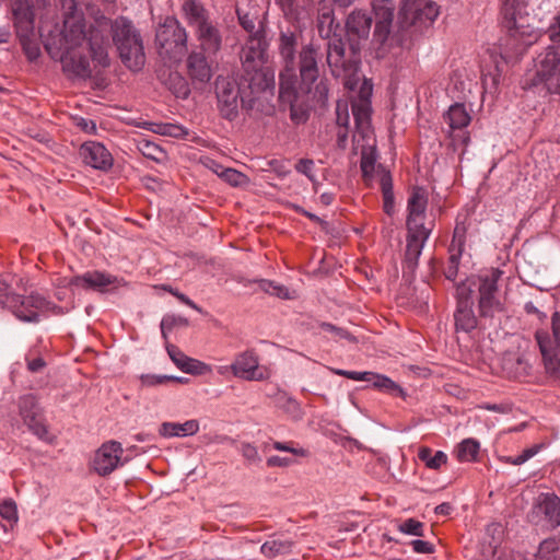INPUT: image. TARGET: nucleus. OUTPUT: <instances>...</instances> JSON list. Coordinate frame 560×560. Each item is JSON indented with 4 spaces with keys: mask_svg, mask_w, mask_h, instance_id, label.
<instances>
[{
    "mask_svg": "<svg viewBox=\"0 0 560 560\" xmlns=\"http://www.w3.org/2000/svg\"><path fill=\"white\" fill-rule=\"evenodd\" d=\"M399 25L406 38V49H411L433 25L440 14L434 0H400Z\"/></svg>",
    "mask_w": 560,
    "mask_h": 560,
    "instance_id": "nucleus-7",
    "label": "nucleus"
},
{
    "mask_svg": "<svg viewBox=\"0 0 560 560\" xmlns=\"http://www.w3.org/2000/svg\"><path fill=\"white\" fill-rule=\"evenodd\" d=\"M460 259L462 258L456 257L454 255L448 256L447 265L443 269V276L445 277L446 280L451 282H456L455 280L458 276Z\"/></svg>",
    "mask_w": 560,
    "mask_h": 560,
    "instance_id": "nucleus-50",
    "label": "nucleus"
},
{
    "mask_svg": "<svg viewBox=\"0 0 560 560\" xmlns=\"http://www.w3.org/2000/svg\"><path fill=\"white\" fill-rule=\"evenodd\" d=\"M292 459L289 457H280L277 455L270 456L267 459V466L268 467H288L292 464Z\"/></svg>",
    "mask_w": 560,
    "mask_h": 560,
    "instance_id": "nucleus-63",
    "label": "nucleus"
},
{
    "mask_svg": "<svg viewBox=\"0 0 560 560\" xmlns=\"http://www.w3.org/2000/svg\"><path fill=\"white\" fill-rule=\"evenodd\" d=\"M143 128L147 130H151L153 132L163 135V136H171V137H176V138L183 137L188 133L187 130L183 126L174 125V124L158 125L154 122L145 121L143 124Z\"/></svg>",
    "mask_w": 560,
    "mask_h": 560,
    "instance_id": "nucleus-41",
    "label": "nucleus"
},
{
    "mask_svg": "<svg viewBox=\"0 0 560 560\" xmlns=\"http://www.w3.org/2000/svg\"><path fill=\"white\" fill-rule=\"evenodd\" d=\"M273 448L280 452H289L294 455H304L305 451L303 448H294L291 446V443L278 442L273 443Z\"/></svg>",
    "mask_w": 560,
    "mask_h": 560,
    "instance_id": "nucleus-62",
    "label": "nucleus"
},
{
    "mask_svg": "<svg viewBox=\"0 0 560 560\" xmlns=\"http://www.w3.org/2000/svg\"><path fill=\"white\" fill-rule=\"evenodd\" d=\"M474 305H456L454 320L456 331L471 332L477 328L478 319L472 310Z\"/></svg>",
    "mask_w": 560,
    "mask_h": 560,
    "instance_id": "nucleus-29",
    "label": "nucleus"
},
{
    "mask_svg": "<svg viewBox=\"0 0 560 560\" xmlns=\"http://www.w3.org/2000/svg\"><path fill=\"white\" fill-rule=\"evenodd\" d=\"M536 560H560V536L542 540L539 545Z\"/></svg>",
    "mask_w": 560,
    "mask_h": 560,
    "instance_id": "nucleus-36",
    "label": "nucleus"
},
{
    "mask_svg": "<svg viewBox=\"0 0 560 560\" xmlns=\"http://www.w3.org/2000/svg\"><path fill=\"white\" fill-rule=\"evenodd\" d=\"M319 327L322 330L331 332L341 339H347L350 342H357V338L352 334H350L347 329L338 327L331 323L323 322L319 324Z\"/></svg>",
    "mask_w": 560,
    "mask_h": 560,
    "instance_id": "nucleus-51",
    "label": "nucleus"
},
{
    "mask_svg": "<svg viewBox=\"0 0 560 560\" xmlns=\"http://www.w3.org/2000/svg\"><path fill=\"white\" fill-rule=\"evenodd\" d=\"M0 516L8 521L11 526L18 522V508L12 499L4 500L0 503Z\"/></svg>",
    "mask_w": 560,
    "mask_h": 560,
    "instance_id": "nucleus-48",
    "label": "nucleus"
},
{
    "mask_svg": "<svg viewBox=\"0 0 560 560\" xmlns=\"http://www.w3.org/2000/svg\"><path fill=\"white\" fill-rule=\"evenodd\" d=\"M477 285V275H470L459 282H454L456 305H474V288Z\"/></svg>",
    "mask_w": 560,
    "mask_h": 560,
    "instance_id": "nucleus-32",
    "label": "nucleus"
},
{
    "mask_svg": "<svg viewBox=\"0 0 560 560\" xmlns=\"http://www.w3.org/2000/svg\"><path fill=\"white\" fill-rule=\"evenodd\" d=\"M283 409L287 413L291 415L294 419L302 418V409L296 399L292 397H287L285 402L283 404Z\"/></svg>",
    "mask_w": 560,
    "mask_h": 560,
    "instance_id": "nucleus-57",
    "label": "nucleus"
},
{
    "mask_svg": "<svg viewBox=\"0 0 560 560\" xmlns=\"http://www.w3.org/2000/svg\"><path fill=\"white\" fill-rule=\"evenodd\" d=\"M259 360L254 350L238 353L230 369L234 376L246 381H261L264 375L258 371Z\"/></svg>",
    "mask_w": 560,
    "mask_h": 560,
    "instance_id": "nucleus-25",
    "label": "nucleus"
},
{
    "mask_svg": "<svg viewBox=\"0 0 560 560\" xmlns=\"http://www.w3.org/2000/svg\"><path fill=\"white\" fill-rule=\"evenodd\" d=\"M529 0H503L501 26L505 35L500 39L501 56L510 61L523 56L541 35V20L528 10Z\"/></svg>",
    "mask_w": 560,
    "mask_h": 560,
    "instance_id": "nucleus-2",
    "label": "nucleus"
},
{
    "mask_svg": "<svg viewBox=\"0 0 560 560\" xmlns=\"http://www.w3.org/2000/svg\"><path fill=\"white\" fill-rule=\"evenodd\" d=\"M161 289L171 293L172 295H174L176 299H178L183 304L189 306L190 308L199 312V313H202V310L201 307H199L192 300H190L186 294L182 293L178 291V289L176 288H173L172 285L170 284H162L161 285Z\"/></svg>",
    "mask_w": 560,
    "mask_h": 560,
    "instance_id": "nucleus-52",
    "label": "nucleus"
},
{
    "mask_svg": "<svg viewBox=\"0 0 560 560\" xmlns=\"http://www.w3.org/2000/svg\"><path fill=\"white\" fill-rule=\"evenodd\" d=\"M298 86L305 93L312 91L319 79L318 48L308 43L301 47L299 61L296 60Z\"/></svg>",
    "mask_w": 560,
    "mask_h": 560,
    "instance_id": "nucleus-19",
    "label": "nucleus"
},
{
    "mask_svg": "<svg viewBox=\"0 0 560 560\" xmlns=\"http://www.w3.org/2000/svg\"><path fill=\"white\" fill-rule=\"evenodd\" d=\"M154 44L162 59L178 62L188 51V33L177 18L168 15L159 23Z\"/></svg>",
    "mask_w": 560,
    "mask_h": 560,
    "instance_id": "nucleus-10",
    "label": "nucleus"
},
{
    "mask_svg": "<svg viewBox=\"0 0 560 560\" xmlns=\"http://www.w3.org/2000/svg\"><path fill=\"white\" fill-rule=\"evenodd\" d=\"M279 5L287 19H298L300 11L296 0H279Z\"/></svg>",
    "mask_w": 560,
    "mask_h": 560,
    "instance_id": "nucleus-54",
    "label": "nucleus"
},
{
    "mask_svg": "<svg viewBox=\"0 0 560 560\" xmlns=\"http://www.w3.org/2000/svg\"><path fill=\"white\" fill-rule=\"evenodd\" d=\"M410 545L417 553H433L435 551L434 545L425 540L415 539Z\"/></svg>",
    "mask_w": 560,
    "mask_h": 560,
    "instance_id": "nucleus-59",
    "label": "nucleus"
},
{
    "mask_svg": "<svg viewBox=\"0 0 560 560\" xmlns=\"http://www.w3.org/2000/svg\"><path fill=\"white\" fill-rule=\"evenodd\" d=\"M378 168L382 170L380 184L383 194V209L387 215H393L395 207L393 177L390 172L385 170L382 164L378 165Z\"/></svg>",
    "mask_w": 560,
    "mask_h": 560,
    "instance_id": "nucleus-33",
    "label": "nucleus"
},
{
    "mask_svg": "<svg viewBox=\"0 0 560 560\" xmlns=\"http://www.w3.org/2000/svg\"><path fill=\"white\" fill-rule=\"evenodd\" d=\"M314 165L312 159L303 158L296 162L294 167L298 173L305 175L311 182H315Z\"/></svg>",
    "mask_w": 560,
    "mask_h": 560,
    "instance_id": "nucleus-53",
    "label": "nucleus"
},
{
    "mask_svg": "<svg viewBox=\"0 0 560 560\" xmlns=\"http://www.w3.org/2000/svg\"><path fill=\"white\" fill-rule=\"evenodd\" d=\"M350 122V116L348 112V106L345 104L342 105L340 102L337 103L336 106V124L339 127H345L348 129Z\"/></svg>",
    "mask_w": 560,
    "mask_h": 560,
    "instance_id": "nucleus-56",
    "label": "nucleus"
},
{
    "mask_svg": "<svg viewBox=\"0 0 560 560\" xmlns=\"http://www.w3.org/2000/svg\"><path fill=\"white\" fill-rule=\"evenodd\" d=\"M215 96L218 109L222 118L233 121L238 117L240 104L246 112L253 110L258 101L259 93L267 91H252L243 83V78L231 79L219 75L215 80Z\"/></svg>",
    "mask_w": 560,
    "mask_h": 560,
    "instance_id": "nucleus-8",
    "label": "nucleus"
},
{
    "mask_svg": "<svg viewBox=\"0 0 560 560\" xmlns=\"http://www.w3.org/2000/svg\"><path fill=\"white\" fill-rule=\"evenodd\" d=\"M538 83L547 93L560 95V45H548L537 56L533 84Z\"/></svg>",
    "mask_w": 560,
    "mask_h": 560,
    "instance_id": "nucleus-12",
    "label": "nucleus"
},
{
    "mask_svg": "<svg viewBox=\"0 0 560 560\" xmlns=\"http://www.w3.org/2000/svg\"><path fill=\"white\" fill-rule=\"evenodd\" d=\"M19 415L28 431L37 436L40 441L51 443L54 436L49 433L46 422L44 409L39 404V399L34 394H25L18 399Z\"/></svg>",
    "mask_w": 560,
    "mask_h": 560,
    "instance_id": "nucleus-13",
    "label": "nucleus"
},
{
    "mask_svg": "<svg viewBox=\"0 0 560 560\" xmlns=\"http://www.w3.org/2000/svg\"><path fill=\"white\" fill-rule=\"evenodd\" d=\"M188 325L189 320L186 317L180 315L166 314L163 316L160 324L162 338L167 341V334L175 327H187Z\"/></svg>",
    "mask_w": 560,
    "mask_h": 560,
    "instance_id": "nucleus-42",
    "label": "nucleus"
},
{
    "mask_svg": "<svg viewBox=\"0 0 560 560\" xmlns=\"http://www.w3.org/2000/svg\"><path fill=\"white\" fill-rule=\"evenodd\" d=\"M259 288L261 291H264L270 295H273V296H277V298H280L283 300L291 299L289 289L285 285L276 283L271 280H266V279L259 280Z\"/></svg>",
    "mask_w": 560,
    "mask_h": 560,
    "instance_id": "nucleus-44",
    "label": "nucleus"
},
{
    "mask_svg": "<svg viewBox=\"0 0 560 560\" xmlns=\"http://www.w3.org/2000/svg\"><path fill=\"white\" fill-rule=\"evenodd\" d=\"M241 452H242V455L244 456V458L247 462H249L250 464L259 463L261 460L257 448L249 443L242 444Z\"/></svg>",
    "mask_w": 560,
    "mask_h": 560,
    "instance_id": "nucleus-58",
    "label": "nucleus"
},
{
    "mask_svg": "<svg viewBox=\"0 0 560 560\" xmlns=\"http://www.w3.org/2000/svg\"><path fill=\"white\" fill-rule=\"evenodd\" d=\"M122 278H118L105 271L91 270L82 275H77L67 280L66 287L81 288L86 291L98 293L112 292L115 289L126 285Z\"/></svg>",
    "mask_w": 560,
    "mask_h": 560,
    "instance_id": "nucleus-18",
    "label": "nucleus"
},
{
    "mask_svg": "<svg viewBox=\"0 0 560 560\" xmlns=\"http://www.w3.org/2000/svg\"><path fill=\"white\" fill-rule=\"evenodd\" d=\"M504 530L500 523H491L486 526L485 541L490 548L497 550L503 540Z\"/></svg>",
    "mask_w": 560,
    "mask_h": 560,
    "instance_id": "nucleus-43",
    "label": "nucleus"
},
{
    "mask_svg": "<svg viewBox=\"0 0 560 560\" xmlns=\"http://www.w3.org/2000/svg\"><path fill=\"white\" fill-rule=\"evenodd\" d=\"M26 361L27 370L32 373H38L46 366V362L42 357H37L31 360L26 359Z\"/></svg>",
    "mask_w": 560,
    "mask_h": 560,
    "instance_id": "nucleus-64",
    "label": "nucleus"
},
{
    "mask_svg": "<svg viewBox=\"0 0 560 560\" xmlns=\"http://www.w3.org/2000/svg\"><path fill=\"white\" fill-rule=\"evenodd\" d=\"M44 296L37 292L28 295L24 294H5L0 295V304L8 306L12 313L22 322L38 323L39 311L43 310Z\"/></svg>",
    "mask_w": 560,
    "mask_h": 560,
    "instance_id": "nucleus-17",
    "label": "nucleus"
},
{
    "mask_svg": "<svg viewBox=\"0 0 560 560\" xmlns=\"http://www.w3.org/2000/svg\"><path fill=\"white\" fill-rule=\"evenodd\" d=\"M293 545L294 542L289 539H270L261 545L260 551L267 558H275L292 552Z\"/></svg>",
    "mask_w": 560,
    "mask_h": 560,
    "instance_id": "nucleus-35",
    "label": "nucleus"
},
{
    "mask_svg": "<svg viewBox=\"0 0 560 560\" xmlns=\"http://www.w3.org/2000/svg\"><path fill=\"white\" fill-rule=\"evenodd\" d=\"M210 163L211 166H208L212 168L223 180H225L233 187L243 186L248 182L247 176L235 168L223 167L213 160H210Z\"/></svg>",
    "mask_w": 560,
    "mask_h": 560,
    "instance_id": "nucleus-34",
    "label": "nucleus"
},
{
    "mask_svg": "<svg viewBox=\"0 0 560 560\" xmlns=\"http://www.w3.org/2000/svg\"><path fill=\"white\" fill-rule=\"evenodd\" d=\"M50 0L24 1L11 3L13 24L16 37L30 61L36 60L40 55L37 32L35 28L36 11L44 9Z\"/></svg>",
    "mask_w": 560,
    "mask_h": 560,
    "instance_id": "nucleus-9",
    "label": "nucleus"
},
{
    "mask_svg": "<svg viewBox=\"0 0 560 560\" xmlns=\"http://www.w3.org/2000/svg\"><path fill=\"white\" fill-rule=\"evenodd\" d=\"M139 150L145 158L156 162H159L165 154L164 150L160 145L148 140H143L139 143Z\"/></svg>",
    "mask_w": 560,
    "mask_h": 560,
    "instance_id": "nucleus-47",
    "label": "nucleus"
},
{
    "mask_svg": "<svg viewBox=\"0 0 560 560\" xmlns=\"http://www.w3.org/2000/svg\"><path fill=\"white\" fill-rule=\"evenodd\" d=\"M199 431L198 420L191 419L184 423L163 422L159 428V434L163 438H184L194 435Z\"/></svg>",
    "mask_w": 560,
    "mask_h": 560,
    "instance_id": "nucleus-28",
    "label": "nucleus"
},
{
    "mask_svg": "<svg viewBox=\"0 0 560 560\" xmlns=\"http://www.w3.org/2000/svg\"><path fill=\"white\" fill-rule=\"evenodd\" d=\"M122 452L120 442L112 440L102 444L93 459V467L97 475L106 477L118 466L124 465L121 460Z\"/></svg>",
    "mask_w": 560,
    "mask_h": 560,
    "instance_id": "nucleus-21",
    "label": "nucleus"
},
{
    "mask_svg": "<svg viewBox=\"0 0 560 560\" xmlns=\"http://www.w3.org/2000/svg\"><path fill=\"white\" fill-rule=\"evenodd\" d=\"M398 529L399 532L407 535L418 537L424 536V524L416 518L405 520L401 524L398 525Z\"/></svg>",
    "mask_w": 560,
    "mask_h": 560,
    "instance_id": "nucleus-46",
    "label": "nucleus"
},
{
    "mask_svg": "<svg viewBox=\"0 0 560 560\" xmlns=\"http://www.w3.org/2000/svg\"><path fill=\"white\" fill-rule=\"evenodd\" d=\"M105 24L109 23L114 45L117 48L121 62L133 72L142 70L145 63V54L142 36L133 22L124 15L114 20L102 16Z\"/></svg>",
    "mask_w": 560,
    "mask_h": 560,
    "instance_id": "nucleus-6",
    "label": "nucleus"
},
{
    "mask_svg": "<svg viewBox=\"0 0 560 560\" xmlns=\"http://www.w3.org/2000/svg\"><path fill=\"white\" fill-rule=\"evenodd\" d=\"M279 102L288 105L291 121L299 126L304 125L310 118V109L303 102H299L298 79L279 81Z\"/></svg>",
    "mask_w": 560,
    "mask_h": 560,
    "instance_id": "nucleus-20",
    "label": "nucleus"
},
{
    "mask_svg": "<svg viewBox=\"0 0 560 560\" xmlns=\"http://www.w3.org/2000/svg\"><path fill=\"white\" fill-rule=\"evenodd\" d=\"M467 229L464 224H456L453 231L448 254L462 258L466 245Z\"/></svg>",
    "mask_w": 560,
    "mask_h": 560,
    "instance_id": "nucleus-37",
    "label": "nucleus"
},
{
    "mask_svg": "<svg viewBox=\"0 0 560 560\" xmlns=\"http://www.w3.org/2000/svg\"><path fill=\"white\" fill-rule=\"evenodd\" d=\"M427 205L428 197L425 190L422 187H415L407 202V230H420L421 228H427L422 222L425 217Z\"/></svg>",
    "mask_w": 560,
    "mask_h": 560,
    "instance_id": "nucleus-24",
    "label": "nucleus"
},
{
    "mask_svg": "<svg viewBox=\"0 0 560 560\" xmlns=\"http://www.w3.org/2000/svg\"><path fill=\"white\" fill-rule=\"evenodd\" d=\"M374 30L370 49L377 60L385 59L393 49H406V38L399 25V12L394 0H373L371 12Z\"/></svg>",
    "mask_w": 560,
    "mask_h": 560,
    "instance_id": "nucleus-3",
    "label": "nucleus"
},
{
    "mask_svg": "<svg viewBox=\"0 0 560 560\" xmlns=\"http://www.w3.org/2000/svg\"><path fill=\"white\" fill-rule=\"evenodd\" d=\"M373 25V18L363 9H355L346 19L343 30L339 23L327 42V63L335 78H342L349 90H354L360 81L362 49Z\"/></svg>",
    "mask_w": 560,
    "mask_h": 560,
    "instance_id": "nucleus-1",
    "label": "nucleus"
},
{
    "mask_svg": "<svg viewBox=\"0 0 560 560\" xmlns=\"http://www.w3.org/2000/svg\"><path fill=\"white\" fill-rule=\"evenodd\" d=\"M502 275V270L493 267L482 270L477 275L478 311L481 317H493L494 312L502 311L501 303L497 296L499 291L498 282Z\"/></svg>",
    "mask_w": 560,
    "mask_h": 560,
    "instance_id": "nucleus-14",
    "label": "nucleus"
},
{
    "mask_svg": "<svg viewBox=\"0 0 560 560\" xmlns=\"http://www.w3.org/2000/svg\"><path fill=\"white\" fill-rule=\"evenodd\" d=\"M377 159L376 149L372 148L370 152L365 149L362 150L360 170L363 180L369 184L373 179L375 163Z\"/></svg>",
    "mask_w": 560,
    "mask_h": 560,
    "instance_id": "nucleus-38",
    "label": "nucleus"
},
{
    "mask_svg": "<svg viewBox=\"0 0 560 560\" xmlns=\"http://www.w3.org/2000/svg\"><path fill=\"white\" fill-rule=\"evenodd\" d=\"M369 383L373 388L382 393L392 395L394 397H406V392L404 390V388L395 381H393L390 377L384 374L372 372V376Z\"/></svg>",
    "mask_w": 560,
    "mask_h": 560,
    "instance_id": "nucleus-30",
    "label": "nucleus"
},
{
    "mask_svg": "<svg viewBox=\"0 0 560 560\" xmlns=\"http://www.w3.org/2000/svg\"><path fill=\"white\" fill-rule=\"evenodd\" d=\"M207 52L191 51L187 57V69L190 79L201 84L208 83L212 78V70L208 62Z\"/></svg>",
    "mask_w": 560,
    "mask_h": 560,
    "instance_id": "nucleus-27",
    "label": "nucleus"
},
{
    "mask_svg": "<svg viewBox=\"0 0 560 560\" xmlns=\"http://www.w3.org/2000/svg\"><path fill=\"white\" fill-rule=\"evenodd\" d=\"M447 455L443 451H436L432 457H430V462H428V468L430 469H439L442 465L446 464Z\"/></svg>",
    "mask_w": 560,
    "mask_h": 560,
    "instance_id": "nucleus-60",
    "label": "nucleus"
},
{
    "mask_svg": "<svg viewBox=\"0 0 560 560\" xmlns=\"http://www.w3.org/2000/svg\"><path fill=\"white\" fill-rule=\"evenodd\" d=\"M267 50L266 32L261 26L241 50L243 73L240 77L252 91H269L272 94L275 73L271 69L265 68L268 60Z\"/></svg>",
    "mask_w": 560,
    "mask_h": 560,
    "instance_id": "nucleus-4",
    "label": "nucleus"
},
{
    "mask_svg": "<svg viewBox=\"0 0 560 560\" xmlns=\"http://www.w3.org/2000/svg\"><path fill=\"white\" fill-rule=\"evenodd\" d=\"M79 153L83 162L95 170L108 171L113 166V156L101 142L85 141L81 144Z\"/></svg>",
    "mask_w": 560,
    "mask_h": 560,
    "instance_id": "nucleus-23",
    "label": "nucleus"
},
{
    "mask_svg": "<svg viewBox=\"0 0 560 560\" xmlns=\"http://www.w3.org/2000/svg\"><path fill=\"white\" fill-rule=\"evenodd\" d=\"M63 72L72 79L88 80L92 78V68L89 57L80 47H67L60 58Z\"/></svg>",
    "mask_w": 560,
    "mask_h": 560,
    "instance_id": "nucleus-22",
    "label": "nucleus"
},
{
    "mask_svg": "<svg viewBox=\"0 0 560 560\" xmlns=\"http://www.w3.org/2000/svg\"><path fill=\"white\" fill-rule=\"evenodd\" d=\"M445 121L452 130L463 129L470 124L471 117L466 109L465 104L455 103L450 106L444 115Z\"/></svg>",
    "mask_w": 560,
    "mask_h": 560,
    "instance_id": "nucleus-31",
    "label": "nucleus"
},
{
    "mask_svg": "<svg viewBox=\"0 0 560 560\" xmlns=\"http://www.w3.org/2000/svg\"><path fill=\"white\" fill-rule=\"evenodd\" d=\"M546 33L550 39L549 45H560V13L553 18V22L548 26Z\"/></svg>",
    "mask_w": 560,
    "mask_h": 560,
    "instance_id": "nucleus-55",
    "label": "nucleus"
},
{
    "mask_svg": "<svg viewBox=\"0 0 560 560\" xmlns=\"http://www.w3.org/2000/svg\"><path fill=\"white\" fill-rule=\"evenodd\" d=\"M434 222L430 228H421L420 230H407L406 235V249L402 267V279L407 283H412L416 279V271L419 265V258L422 254L423 247L433 231Z\"/></svg>",
    "mask_w": 560,
    "mask_h": 560,
    "instance_id": "nucleus-16",
    "label": "nucleus"
},
{
    "mask_svg": "<svg viewBox=\"0 0 560 560\" xmlns=\"http://www.w3.org/2000/svg\"><path fill=\"white\" fill-rule=\"evenodd\" d=\"M141 382L145 386H156L166 383V375L144 374Z\"/></svg>",
    "mask_w": 560,
    "mask_h": 560,
    "instance_id": "nucleus-61",
    "label": "nucleus"
},
{
    "mask_svg": "<svg viewBox=\"0 0 560 560\" xmlns=\"http://www.w3.org/2000/svg\"><path fill=\"white\" fill-rule=\"evenodd\" d=\"M236 15L242 28L248 33V38H253V36L256 35L258 31L255 26V18L248 12H244L238 8L236 9Z\"/></svg>",
    "mask_w": 560,
    "mask_h": 560,
    "instance_id": "nucleus-49",
    "label": "nucleus"
},
{
    "mask_svg": "<svg viewBox=\"0 0 560 560\" xmlns=\"http://www.w3.org/2000/svg\"><path fill=\"white\" fill-rule=\"evenodd\" d=\"M526 517L534 526L557 529L560 526V498L553 492H541Z\"/></svg>",
    "mask_w": 560,
    "mask_h": 560,
    "instance_id": "nucleus-15",
    "label": "nucleus"
},
{
    "mask_svg": "<svg viewBox=\"0 0 560 560\" xmlns=\"http://www.w3.org/2000/svg\"><path fill=\"white\" fill-rule=\"evenodd\" d=\"M303 31L299 27L280 28L277 46L281 63L279 81L295 80L296 58L299 57L302 44Z\"/></svg>",
    "mask_w": 560,
    "mask_h": 560,
    "instance_id": "nucleus-11",
    "label": "nucleus"
},
{
    "mask_svg": "<svg viewBox=\"0 0 560 560\" xmlns=\"http://www.w3.org/2000/svg\"><path fill=\"white\" fill-rule=\"evenodd\" d=\"M166 351L173 363L184 373L205 375L211 372V366L202 361L186 355L177 346L166 342Z\"/></svg>",
    "mask_w": 560,
    "mask_h": 560,
    "instance_id": "nucleus-26",
    "label": "nucleus"
},
{
    "mask_svg": "<svg viewBox=\"0 0 560 560\" xmlns=\"http://www.w3.org/2000/svg\"><path fill=\"white\" fill-rule=\"evenodd\" d=\"M182 13L199 42L200 50L207 52L210 58L217 57L223 47V25L211 16L200 0H184Z\"/></svg>",
    "mask_w": 560,
    "mask_h": 560,
    "instance_id": "nucleus-5",
    "label": "nucleus"
},
{
    "mask_svg": "<svg viewBox=\"0 0 560 560\" xmlns=\"http://www.w3.org/2000/svg\"><path fill=\"white\" fill-rule=\"evenodd\" d=\"M167 85L177 98L186 100L190 94L187 80L178 72L170 73Z\"/></svg>",
    "mask_w": 560,
    "mask_h": 560,
    "instance_id": "nucleus-39",
    "label": "nucleus"
},
{
    "mask_svg": "<svg viewBox=\"0 0 560 560\" xmlns=\"http://www.w3.org/2000/svg\"><path fill=\"white\" fill-rule=\"evenodd\" d=\"M313 94V101H315L322 108H326L328 105L329 89L326 80H318L310 92Z\"/></svg>",
    "mask_w": 560,
    "mask_h": 560,
    "instance_id": "nucleus-45",
    "label": "nucleus"
},
{
    "mask_svg": "<svg viewBox=\"0 0 560 560\" xmlns=\"http://www.w3.org/2000/svg\"><path fill=\"white\" fill-rule=\"evenodd\" d=\"M480 444L477 440L468 438L463 440L457 446V458L459 462H471L477 458Z\"/></svg>",
    "mask_w": 560,
    "mask_h": 560,
    "instance_id": "nucleus-40",
    "label": "nucleus"
}]
</instances>
